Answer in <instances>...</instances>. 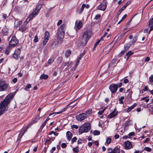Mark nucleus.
Returning a JSON list of instances; mask_svg holds the SVG:
<instances>
[{
  "instance_id": "f257e3e1",
  "label": "nucleus",
  "mask_w": 153,
  "mask_h": 153,
  "mask_svg": "<svg viewBox=\"0 0 153 153\" xmlns=\"http://www.w3.org/2000/svg\"><path fill=\"white\" fill-rule=\"evenodd\" d=\"M15 93H12L7 96L0 103V116L4 114L8 109V105L13 98Z\"/></svg>"
},
{
  "instance_id": "f03ea898",
  "label": "nucleus",
  "mask_w": 153,
  "mask_h": 153,
  "mask_svg": "<svg viewBox=\"0 0 153 153\" xmlns=\"http://www.w3.org/2000/svg\"><path fill=\"white\" fill-rule=\"evenodd\" d=\"M91 32L90 31H86L82 35L80 45L81 46H85L91 35Z\"/></svg>"
},
{
  "instance_id": "7ed1b4c3",
  "label": "nucleus",
  "mask_w": 153,
  "mask_h": 153,
  "mask_svg": "<svg viewBox=\"0 0 153 153\" xmlns=\"http://www.w3.org/2000/svg\"><path fill=\"white\" fill-rule=\"evenodd\" d=\"M91 125L89 123H84L79 128V132L81 134L84 132H88L90 129Z\"/></svg>"
},
{
  "instance_id": "20e7f679",
  "label": "nucleus",
  "mask_w": 153,
  "mask_h": 153,
  "mask_svg": "<svg viewBox=\"0 0 153 153\" xmlns=\"http://www.w3.org/2000/svg\"><path fill=\"white\" fill-rule=\"evenodd\" d=\"M39 11V10H34L28 17L25 21V22L26 23V24L38 14Z\"/></svg>"
},
{
  "instance_id": "39448f33",
  "label": "nucleus",
  "mask_w": 153,
  "mask_h": 153,
  "mask_svg": "<svg viewBox=\"0 0 153 153\" xmlns=\"http://www.w3.org/2000/svg\"><path fill=\"white\" fill-rule=\"evenodd\" d=\"M18 43V41L15 36H13L9 43V45L14 47Z\"/></svg>"
},
{
  "instance_id": "423d86ee",
  "label": "nucleus",
  "mask_w": 153,
  "mask_h": 153,
  "mask_svg": "<svg viewBox=\"0 0 153 153\" xmlns=\"http://www.w3.org/2000/svg\"><path fill=\"white\" fill-rule=\"evenodd\" d=\"M8 85L5 82L0 81V91H5L7 90Z\"/></svg>"
},
{
  "instance_id": "0eeeda50",
  "label": "nucleus",
  "mask_w": 153,
  "mask_h": 153,
  "mask_svg": "<svg viewBox=\"0 0 153 153\" xmlns=\"http://www.w3.org/2000/svg\"><path fill=\"white\" fill-rule=\"evenodd\" d=\"M57 39H58V42H60L63 39L64 36V32H61L58 31L57 32Z\"/></svg>"
},
{
  "instance_id": "6e6552de",
  "label": "nucleus",
  "mask_w": 153,
  "mask_h": 153,
  "mask_svg": "<svg viewBox=\"0 0 153 153\" xmlns=\"http://www.w3.org/2000/svg\"><path fill=\"white\" fill-rule=\"evenodd\" d=\"M87 117V115L85 113H82L78 115L76 117L77 120L79 121H82Z\"/></svg>"
},
{
  "instance_id": "1a4fd4ad",
  "label": "nucleus",
  "mask_w": 153,
  "mask_h": 153,
  "mask_svg": "<svg viewBox=\"0 0 153 153\" xmlns=\"http://www.w3.org/2000/svg\"><path fill=\"white\" fill-rule=\"evenodd\" d=\"M109 88L112 93H114L117 91V86L116 84H113L109 86Z\"/></svg>"
},
{
  "instance_id": "9d476101",
  "label": "nucleus",
  "mask_w": 153,
  "mask_h": 153,
  "mask_svg": "<svg viewBox=\"0 0 153 153\" xmlns=\"http://www.w3.org/2000/svg\"><path fill=\"white\" fill-rule=\"evenodd\" d=\"M50 37V34L48 31H46L45 34V38L44 41L43 42V44L44 45H46Z\"/></svg>"
},
{
  "instance_id": "9b49d317",
  "label": "nucleus",
  "mask_w": 153,
  "mask_h": 153,
  "mask_svg": "<svg viewBox=\"0 0 153 153\" xmlns=\"http://www.w3.org/2000/svg\"><path fill=\"white\" fill-rule=\"evenodd\" d=\"M106 2L105 1H103L102 3L98 6V9L102 10L104 11L106 9Z\"/></svg>"
},
{
  "instance_id": "f8f14e48",
  "label": "nucleus",
  "mask_w": 153,
  "mask_h": 153,
  "mask_svg": "<svg viewBox=\"0 0 153 153\" xmlns=\"http://www.w3.org/2000/svg\"><path fill=\"white\" fill-rule=\"evenodd\" d=\"M21 53V50L20 48H18L16 50L14 53L13 55V57L16 59H17L19 57V55Z\"/></svg>"
},
{
  "instance_id": "ddd939ff",
  "label": "nucleus",
  "mask_w": 153,
  "mask_h": 153,
  "mask_svg": "<svg viewBox=\"0 0 153 153\" xmlns=\"http://www.w3.org/2000/svg\"><path fill=\"white\" fill-rule=\"evenodd\" d=\"M131 2L130 1H128L124 6L120 9L117 14V16H119L121 12L126 8L128 5L130 4Z\"/></svg>"
},
{
  "instance_id": "4468645a",
  "label": "nucleus",
  "mask_w": 153,
  "mask_h": 153,
  "mask_svg": "<svg viewBox=\"0 0 153 153\" xmlns=\"http://www.w3.org/2000/svg\"><path fill=\"white\" fill-rule=\"evenodd\" d=\"M75 25L76 29L77 30V29L79 30L81 28L82 26V23L80 20H77L76 21Z\"/></svg>"
},
{
  "instance_id": "2eb2a0df",
  "label": "nucleus",
  "mask_w": 153,
  "mask_h": 153,
  "mask_svg": "<svg viewBox=\"0 0 153 153\" xmlns=\"http://www.w3.org/2000/svg\"><path fill=\"white\" fill-rule=\"evenodd\" d=\"M125 147L126 149H130L132 147V145L129 141H127L125 143Z\"/></svg>"
},
{
  "instance_id": "dca6fc26",
  "label": "nucleus",
  "mask_w": 153,
  "mask_h": 153,
  "mask_svg": "<svg viewBox=\"0 0 153 153\" xmlns=\"http://www.w3.org/2000/svg\"><path fill=\"white\" fill-rule=\"evenodd\" d=\"M117 112L116 111L115 109H114L113 111L109 115L108 117L110 118L114 117L117 115Z\"/></svg>"
},
{
  "instance_id": "f3484780",
  "label": "nucleus",
  "mask_w": 153,
  "mask_h": 153,
  "mask_svg": "<svg viewBox=\"0 0 153 153\" xmlns=\"http://www.w3.org/2000/svg\"><path fill=\"white\" fill-rule=\"evenodd\" d=\"M66 136L67 139L69 140H70L71 139L73 134L70 131H68L66 133Z\"/></svg>"
},
{
  "instance_id": "a211bd4d",
  "label": "nucleus",
  "mask_w": 153,
  "mask_h": 153,
  "mask_svg": "<svg viewBox=\"0 0 153 153\" xmlns=\"http://www.w3.org/2000/svg\"><path fill=\"white\" fill-rule=\"evenodd\" d=\"M137 104L136 103H134L132 106L131 107H128L126 109L127 112L128 113L131 111L132 109L134 108L136 106Z\"/></svg>"
},
{
  "instance_id": "6ab92c4d",
  "label": "nucleus",
  "mask_w": 153,
  "mask_h": 153,
  "mask_svg": "<svg viewBox=\"0 0 153 153\" xmlns=\"http://www.w3.org/2000/svg\"><path fill=\"white\" fill-rule=\"evenodd\" d=\"M76 100L74 101L73 102H70L69 104L68 105V106H69L70 105H71L70 106V108H74V107L75 105L77 104V102H76L74 104V103L76 101Z\"/></svg>"
},
{
  "instance_id": "aec40b11",
  "label": "nucleus",
  "mask_w": 153,
  "mask_h": 153,
  "mask_svg": "<svg viewBox=\"0 0 153 153\" xmlns=\"http://www.w3.org/2000/svg\"><path fill=\"white\" fill-rule=\"evenodd\" d=\"M65 27V25H61L59 28L58 29V31L61 32H64V30Z\"/></svg>"
},
{
  "instance_id": "412c9836",
  "label": "nucleus",
  "mask_w": 153,
  "mask_h": 153,
  "mask_svg": "<svg viewBox=\"0 0 153 153\" xmlns=\"http://www.w3.org/2000/svg\"><path fill=\"white\" fill-rule=\"evenodd\" d=\"M26 30L27 27L25 26H23L22 25L19 27V30H20L22 32L25 31Z\"/></svg>"
},
{
  "instance_id": "4be33fe9",
  "label": "nucleus",
  "mask_w": 153,
  "mask_h": 153,
  "mask_svg": "<svg viewBox=\"0 0 153 153\" xmlns=\"http://www.w3.org/2000/svg\"><path fill=\"white\" fill-rule=\"evenodd\" d=\"M11 47H12L9 45V46L7 48V49H6L5 51V54H6L7 55L8 54H9V52H10L11 50L10 48Z\"/></svg>"
},
{
  "instance_id": "5701e85b",
  "label": "nucleus",
  "mask_w": 153,
  "mask_h": 153,
  "mask_svg": "<svg viewBox=\"0 0 153 153\" xmlns=\"http://www.w3.org/2000/svg\"><path fill=\"white\" fill-rule=\"evenodd\" d=\"M48 77V76L46 74H42L41 76L40 77V79H46Z\"/></svg>"
},
{
  "instance_id": "b1692460",
  "label": "nucleus",
  "mask_w": 153,
  "mask_h": 153,
  "mask_svg": "<svg viewBox=\"0 0 153 153\" xmlns=\"http://www.w3.org/2000/svg\"><path fill=\"white\" fill-rule=\"evenodd\" d=\"M50 119L48 117L44 121L42 125L40 126V128L42 129L43 127L45 126L47 121L49 120Z\"/></svg>"
},
{
  "instance_id": "393cba45",
  "label": "nucleus",
  "mask_w": 153,
  "mask_h": 153,
  "mask_svg": "<svg viewBox=\"0 0 153 153\" xmlns=\"http://www.w3.org/2000/svg\"><path fill=\"white\" fill-rule=\"evenodd\" d=\"M65 110H66V109L65 108H64L63 109V110H62V111H59V112H53L49 116H51L52 115H53V114H61V113L62 112L65 111Z\"/></svg>"
},
{
  "instance_id": "a878e982",
  "label": "nucleus",
  "mask_w": 153,
  "mask_h": 153,
  "mask_svg": "<svg viewBox=\"0 0 153 153\" xmlns=\"http://www.w3.org/2000/svg\"><path fill=\"white\" fill-rule=\"evenodd\" d=\"M71 51L69 50H68L65 53V56L66 57L68 58L71 55Z\"/></svg>"
},
{
  "instance_id": "bb28decb",
  "label": "nucleus",
  "mask_w": 153,
  "mask_h": 153,
  "mask_svg": "<svg viewBox=\"0 0 153 153\" xmlns=\"http://www.w3.org/2000/svg\"><path fill=\"white\" fill-rule=\"evenodd\" d=\"M72 62L68 61V62H66L64 63L63 64L64 66H65L67 65V67H69L70 66Z\"/></svg>"
},
{
  "instance_id": "cd10ccee",
  "label": "nucleus",
  "mask_w": 153,
  "mask_h": 153,
  "mask_svg": "<svg viewBox=\"0 0 153 153\" xmlns=\"http://www.w3.org/2000/svg\"><path fill=\"white\" fill-rule=\"evenodd\" d=\"M29 126H25V127H26V129H25V130L24 131H23V132L22 134H21V136L20 137H19V139L20 138V139L24 135V134H25V132L27 130V129L28 128H29Z\"/></svg>"
},
{
  "instance_id": "c85d7f7f",
  "label": "nucleus",
  "mask_w": 153,
  "mask_h": 153,
  "mask_svg": "<svg viewBox=\"0 0 153 153\" xmlns=\"http://www.w3.org/2000/svg\"><path fill=\"white\" fill-rule=\"evenodd\" d=\"M73 150L74 153H77L79 152V147L77 146L75 148H74Z\"/></svg>"
},
{
  "instance_id": "c756f323",
  "label": "nucleus",
  "mask_w": 153,
  "mask_h": 153,
  "mask_svg": "<svg viewBox=\"0 0 153 153\" xmlns=\"http://www.w3.org/2000/svg\"><path fill=\"white\" fill-rule=\"evenodd\" d=\"M124 97L122 96L119 99V103L120 104H122L123 103V100L124 99Z\"/></svg>"
},
{
  "instance_id": "7c9ffc66",
  "label": "nucleus",
  "mask_w": 153,
  "mask_h": 153,
  "mask_svg": "<svg viewBox=\"0 0 153 153\" xmlns=\"http://www.w3.org/2000/svg\"><path fill=\"white\" fill-rule=\"evenodd\" d=\"M85 7V4H83L82 5V7L80 9V11L79 12V13H81L83 11L84 8Z\"/></svg>"
},
{
  "instance_id": "2f4dec72",
  "label": "nucleus",
  "mask_w": 153,
  "mask_h": 153,
  "mask_svg": "<svg viewBox=\"0 0 153 153\" xmlns=\"http://www.w3.org/2000/svg\"><path fill=\"white\" fill-rule=\"evenodd\" d=\"M54 61V58L53 57L51 58L48 61V64L52 63Z\"/></svg>"
},
{
  "instance_id": "473e14b6",
  "label": "nucleus",
  "mask_w": 153,
  "mask_h": 153,
  "mask_svg": "<svg viewBox=\"0 0 153 153\" xmlns=\"http://www.w3.org/2000/svg\"><path fill=\"white\" fill-rule=\"evenodd\" d=\"M126 51L125 50H123L122 51H121V52L120 53V54L118 55L119 57H120L123 55H124Z\"/></svg>"
},
{
  "instance_id": "72a5a7b5",
  "label": "nucleus",
  "mask_w": 153,
  "mask_h": 153,
  "mask_svg": "<svg viewBox=\"0 0 153 153\" xmlns=\"http://www.w3.org/2000/svg\"><path fill=\"white\" fill-rule=\"evenodd\" d=\"M22 23V21H18L16 23V27H18L20 26V25H21V24Z\"/></svg>"
},
{
  "instance_id": "f704fd0d",
  "label": "nucleus",
  "mask_w": 153,
  "mask_h": 153,
  "mask_svg": "<svg viewBox=\"0 0 153 153\" xmlns=\"http://www.w3.org/2000/svg\"><path fill=\"white\" fill-rule=\"evenodd\" d=\"M52 134H53L55 136H57L58 134V133H56L54 131H52L51 132L48 134L49 135H51Z\"/></svg>"
},
{
  "instance_id": "c9c22d12",
  "label": "nucleus",
  "mask_w": 153,
  "mask_h": 153,
  "mask_svg": "<svg viewBox=\"0 0 153 153\" xmlns=\"http://www.w3.org/2000/svg\"><path fill=\"white\" fill-rule=\"evenodd\" d=\"M111 139L110 137H108L107 138L106 142L108 144H109L111 143Z\"/></svg>"
},
{
  "instance_id": "e433bc0d",
  "label": "nucleus",
  "mask_w": 153,
  "mask_h": 153,
  "mask_svg": "<svg viewBox=\"0 0 153 153\" xmlns=\"http://www.w3.org/2000/svg\"><path fill=\"white\" fill-rule=\"evenodd\" d=\"M133 53L131 51H129L126 54V55L128 56V57L130 56L131 55L133 54Z\"/></svg>"
},
{
  "instance_id": "4c0bfd02",
  "label": "nucleus",
  "mask_w": 153,
  "mask_h": 153,
  "mask_svg": "<svg viewBox=\"0 0 153 153\" xmlns=\"http://www.w3.org/2000/svg\"><path fill=\"white\" fill-rule=\"evenodd\" d=\"M94 135H99L100 134V132L97 130H95L94 131Z\"/></svg>"
},
{
  "instance_id": "58836bf2",
  "label": "nucleus",
  "mask_w": 153,
  "mask_h": 153,
  "mask_svg": "<svg viewBox=\"0 0 153 153\" xmlns=\"http://www.w3.org/2000/svg\"><path fill=\"white\" fill-rule=\"evenodd\" d=\"M152 25H153V17L150 19L149 23V26Z\"/></svg>"
},
{
  "instance_id": "ea45409f",
  "label": "nucleus",
  "mask_w": 153,
  "mask_h": 153,
  "mask_svg": "<svg viewBox=\"0 0 153 153\" xmlns=\"http://www.w3.org/2000/svg\"><path fill=\"white\" fill-rule=\"evenodd\" d=\"M92 113V110L90 109V110H88V111H86V112L85 114H87V115L88 114L89 115V114H91Z\"/></svg>"
},
{
  "instance_id": "a19ab883",
  "label": "nucleus",
  "mask_w": 153,
  "mask_h": 153,
  "mask_svg": "<svg viewBox=\"0 0 153 153\" xmlns=\"http://www.w3.org/2000/svg\"><path fill=\"white\" fill-rule=\"evenodd\" d=\"M77 139V138L75 137H73L71 140V143H73L74 142H76Z\"/></svg>"
},
{
  "instance_id": "79ce46f5",
  "label": "nucleus",
  "mask_w": 153,
  "mask_h": 153,
  "mask_svg": "<svg viewBox=\"0 0 153 153\" xmlns=\"http://www.w3.org/2000/svg\"><path fill=\"white\" fill-rule=\"evenodd\" d=\"M101 17V16L100 15H97L96 16L94 19L96 20H98L100 19V17Z\"/></svg>"
},
{
  "instance_id": "37998d69",
  "label": "nucleus",
  "mask_w": 153,
  "mask_h": 153,
  "mask_svg": "<svg viewBox=\"0 0 153 153\" xmlns=\"http://www.w3.org/2000/svg\"><path fill=\"white\" fill-rule=\"evenodd\" d=\"M51 139H49L48 140H46L45 144H48V145H49V143H48V142H50V143H51Z\"/></svg>"
},
{
  "instance_id": "c03bdc74",
  "label": "nucleus",
  "mask_w": 153,
  "mask_h": 153,
  "mask_svg": "<svg viewBox=\"0 0 153 153\" xmlns=\"http://www.w3.org/2000/svg\"><path fill=\"white\" fill-rule=\"evenodd\" d=\"M149 81L153 83V75H151L149 77Z\"/></svg>"
},
{
  "instance_id": "a18cd8bd",
  "label": "nucleus",
  "mask_w": 153,
  "mask_h": 153,
  "mask_svg": "<svg viewBox=\"0 0 153 153\" xmlns=\"http://www.w3.org/2000/svg\"><path fill=\"white\" fill-rule=\"evenodd\" d=\"M130 47V45L128 44H127L126 46H125L124 47L125 50H126V51Z\"/></svg>"
},
{
  "instance_id": "49530a36",
  "label": "nucleus",
  "mask_w": 153,
  "mask_h": 153,
  "mask_svg": "<svg viewBox=\"0 0 153 153\" xmlns=\"http://www.w3.org/2000/svg\"><path fill=\"white\" fill-rule=\"evenodd\" d=\"M137 36H135L133 39L132 41V43L133 44L135 43L137 40Z\"/></svg>"
},
{
  "instance_id": "de8ad7c7",
  "label": "nucleus",
  "mask_w": 153,
  "mask_h": 153,
  "mask_svg": "<svg viewBox=\"0 0 153 153\" xmlns=\"http://www.w3.org/2000/svg\"><path fill=\"white\" fill-rule=\"evenodd\" d=\"M144 149L148 151V152H150L151 151V149L149 147H146L144 148Z\"/></svg>"
},
{
  "instance_id": "09e8293b",
  "label": "nucleus",
  "mask_w": 153,
  "mask_h": 153,
  "mask_svg": "<svg viewBox=\"0 0 153 153\" xmlns=\"http://www.w3.org/2000/svg\"><path fill=\"white\" fill-rule=\"evenodd\" d=\"M100 42V40H99L97 41L96 42V43L94 45V49H95L96 48V47L97 45Z\"/></svg>"
},
{
  "instance_id": "8fccbe9b",
  "label": "nucleus",
  "mask_w": 153,
  "mask_h": 153,
  "mask_svg": "<svg viewBox=\"0 0 153 153\" xmlns=\"http://www.w3.org/2000/svg\"><path fill=\"white\" fill-rule=\"evenodd\" d=\"M71 128H74L75 129H78V126L77 125H73L71 126Z\"/></svg>"
},
{
  "instance_id": "3c124183",
  "label": "nucleus",
  "mask_w": 153,
  "mask_h": 153,
  "mask_svg": "<svg viewBox=\"0 0 153 153\" xmlns=\"http://www.w3.org/2000/svg\"><path fill=\"white\" fill-rule=\"evenodd\" d=\"M85 53H82L81 54H80L79 56L78 57V59L80 60L81 58H82V57L84 55Z\"/></svg>"
},
{
  "instance_id": "603ef678",
  "label": "nucleus",
  "mask_w": 153,
  "mask_h": 153,
  "mask_svg": "<svg viewBox=\"0 0 153 153\" xmlns=\"http://www.w3.org/2000/svg\"><path fill=\"white\" fill-rule=\"evenodd\" d=\"M34 41V42H38V37L37 35L35 36Z\"/></svg>"
},
{
  "instance_id": "864d4df0",
  "label": "nucleus",
  "mask_w": 153,
  "mask_h": 153,
  "mask_svg": "<svg viewBox=\"0 0 153 153\" xmlns=\"http://www.w3.org/2000/svg\"><path fill=\"white\" fill-rule=\"evenodd\" d=\"M67 146L66 144L65 143H63L61 144V147L62 148H65Z\"/></svg>"
},
{
  "instance_id": "5fc2aeb1",
  "label": "nucleus",
  "mask_w": 153,
  "mask_h": 153,
  "mask_svg": "<svg viewBox=\"0 0 153 153\" xmlns=\"http://www.w3.org/2000/svg\"><path fill=\"white\" fill-rule=\"evenodd\" d=\"M39 118H38V117H36L35 119L33 121V123H36L37 120H39Z\"/></svg>"
},
{
  "instance_id": "6e6d98bb",
  "label": "nucleus",
  "mask_w": 153,
  "mask_h": 153,
  "mask_svg": "<svg viewBox=\"0 0 153 153\" xmlns=\"http://www.w3.org/2000/svg\"><path fill=\"white\" fill-rule=\"evenodd\" d=\"M79 61H80V60L78 59V60L77 61L76 64L75 65V68H74V69H75L76 68V67L78 66V65L79 62Z\"/></svg>"
},
{
  "instance_id": "4d7b16f0",
  "label": "nucleus",
  "mask_w": 153,
  "mask_h": 153,
  "mask_svg": "<svg viewBox=\"0 0 153 153\" xmlns=\"http://www.w3.org/2000/svg\"><path fill=\"white\" fill-rule=\"evenodd\" d=\"M56 149V147H53L52 149L51 150L50 152L51 153H53V151L55 150Z\"/></svg>"
},
{
  "instance_id": "13d9d810",
  "label": "nucleus",
  "mask_w": 153,
  "mask_h": 153,
  "mask_svg": "<svg viewBox=\"0 0 153 153\" xmlns=\"http://www.w3.org/2000/svg\"><path fill=\"white\" fill-rule=\"evenodd\" d=\"M17 79L16 78H14L13 80H12V81L13 82H14V83H16V82H17Z\"/></svg>"
},
{
  "instance_id": "bf43d9fd",
  "label": "nucleus",
  "mask_w": 153,
  "mask_h": 153,
  "mask_svg": "<svg viewBox=\"0 0 153 153\" xmlns=\"http://www.w3.org/2000/svg\"><path fill=\"white\" fill-rule=\"evenodd\" d=\"M104 110H103L102 111H99L98 112V114L99 115H101L102 114V113L104 112Z\"/></svg>"
},
{
  "instance_id": "052dcab7",
  "label": "nucleus",
  "mask_w": 153,
  "mask_h": 153,
  "mask_svg": "<svg viewBox=\"0 0 153 153\" xmlns=\"http://www.w3.org/2000/svg\"><path fill=\"white\" fill-rule=\"evenodd\" d=\"M62 22V20H59L58 21V22L57 23V25H58V26L59 25L61 24Z\"/></svg>"
},
{
  "instance_id": "680f3d73",
  "label": "nucleus",
  "mask_w": 153,
  "mask_h": 153,
  "mask_svg": "<svg viewBox=\"0 0 153 153\" xmlns=\"http://www.w3.org/2000/svg\"><path fill=\"white\" fill-rule=\"evenodd\" d=\"M128 82V80L126 79H125L124 80V83L125 84L127 83Z\"/></svg>"
},
{
  "instance_id": "e2e57ef3",
  "label": "nucleus",
  "mask_w": 153,
  "mask_h": 153,
  "mask_svg": "<svg viewBox=\"0 0 153 153\" xmlns=\"http://www.w3.org/2000/svg\"><path fill=\"white\" fill-rule=\"evenodd\" d=\"M150 60V58L149 57H147L145 59V61L146 62Z\"/></svg>"
},
{
  "instance_id": "0e129e2a",
  "label": "nucleus",
  "mask_w": 153,
  "mask_h": 153,
  "mask_svg": "<svg viewBox=\"0 0 153 153\" xmlns=\"http://www.w3.org/2000/svg\"><path fill=\"white\" fill-rule=\"evenodd\" d=\"M134 134V132H131L129 133L128 135L130 136H133Z\"/></svg>"
},
{
  "instance_id": "69168bd1",
  "label": "nucleus",
  "mask_w": 153,
  "mask_h": 153,
  "mask_svg": "<svg viewBox=\"0 0 153 153\" xmlns=\"http://www.w3.org/2000/svg\"><path fill=\"white\" fill-rule=\"evenodd\" d=\"M149 140V138H147L146 140L144 141V143H146L148 142Z\"/></svg>"
},
{
  "instance_id": "338daca9",
  "label": "nucleus",
  "mask_w": 153,
  "mask_h": 153,
  "mask_svg": "<svg viewBox=\"0 0 153 153\" xmlns=\"http://www.w3.org/2000/svg\"><path fill=\"white\" fill-rule=\"evenodd\" d=\"M119 137V135L118 134H117L115 135L114 137L116 139H118Z\"/></svg>"
},
{
  "instance_id": "774afa93",
  "label": "nucleus",
  "mask_w": 153,
  "mask_h": 153,
  "mask_svg": "<svg viewBox=\"0 0 153 153\" xmlns=\"http://www.w3.org/2000/svg\"><path fill=\"white\" fill-rule=\"evenodd\" d=\"M82 140L81 139H79L77 141V143L78 144H81L82 143Z\"/></svg>"
}]
</instances>
